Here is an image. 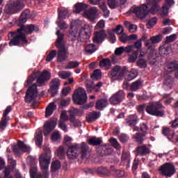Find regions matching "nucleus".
<instances>
[{
	"label": "nucleus",
	"instance_id": "nucleus-12",
	"mask_svg": "<svg viewBox=\"0 0 178 178\" xmlns=\"http://www.w3.org/2000/svg\"><path fill=\"white\" fill-rule=\"evenodd\" d=\"M24 8V4H23V2L20 1H17L13 4H8L5 7V12L6 13H16L19 12V10H22Z\"/></svg>",
	"mask_w": 178,
	"mask_h": 178
},
{
	"label": "nucleus",
	"instance_id": "nucleus-55",
	"mask_svg": "<svg viewBox=\"0 0 178 178\" xmlns=\"http://www.w3.org/2000/svg\"><path fill=\"white\" fill-rule=\"evenodd\" d=\"M156 22L157 19L155 17L152 18L147 24V29H152L156 24Z\"/></svg>",
	"mask_w": 178,
	"mask_h": 178
},
{
	"label": "nucleus",
	"instance_id": "nucleus-19",
	"mask_svg": "<svg viewBox=\"0 0 178 178\" xmlns=\"http://www.w3.org/2000/svg\"><path fill=\"white\" fill-rule=\"evenodd\" d=\"M56 126V121L50 120L44 123L43 127V133L44 136H48Z\"/></svg>",
	"mask_w": 178,
	"mask_h": 178
},
{
	"label": "nucleus",
	"instance_id": "nucleus-27",
	"mask_svg": "<svg viewBox=\"0 0 178 178\" xmlns=\"http://www.w3.org/2000/svg\"><path fill=\"white\" fill-rule=\"evenodd\" d=\"M167 67L170 72H176L175 77L178 79V61H173L168 63L167 65Z\"/></svg>",
	"mask_w": 178,
	"mask_h": 178
},
{
	"label": "nucleus",
	"instance_id": "nucleus-58",
	"mask_svg": "<svg viewBox=\"0 0 178 178\" xmlns=\"http://www.w3.org/2000/svg\"><path fill=\"white\" fill-rule=\"evenodd\" d=\"M10 111H12V106H8L4 111V113H3V117L4 119H7L9 120V117H8V115H9Z\"/></svg>",
	"mask_w": 178,
	"mask_h": 178
},
{
	"label": "nucleus",
	"instance_id": "nucleus-6",
	"mask_svg": "<svg viewBox=\"0 0 178 178\" xmlns=\"http://www.w3.org/2000/svg\"><path fill=\"white\" fill-rule=\"evenodd\" d=\"M38 76L37 79V83L38 86H42L45 83V81L49 80L51 79V73L47 70L43 71L40 74L39 72H33L27 79L26 83L28 86H30L34 80H35L36 77Z\"/></svg>",
	"mask_w": 178,
	"mask_h": 178
},
{
	"label": "nucleus",
	"instance_id": "nucleus-25",
	"mask_svg": "<svg viewBox=\"0 0 178 178\" xmlns=\"http://www.w3.org/2000/svg\"><path fill=\"white\" fill-rule=\"evenodd\" d=\"M127 0H108V3L111 9H115L119 8L121 5H124Z\"/></svg>",
	"mask_w": 178,
	"mask_h": 178
},
{
	"label": "nucleus",
	"instance_id": "nucleus-15",
	"mask_svg": "<svg viewBox=\"0 0 178 178\" xmlns=\"http://www.w3.org/2000/svg\"><path fill=\"white\" fill-rule=\"evenodd\" d=\"M67 120H70V117L67 115V111H63L60 116L59 127L65 133L67 131V125L65 122Z\"/></svg>",
	"mask_w": 178,
	"mask_h": 178
},
{
	"label": "nucleus",
	"instance_id": "nucleus-56",
	"mask_svg": "<svg viewBox=\"0 0 178 178\" xmlns=\"http://www.w3.org/2000/svg\"><path fill=\"white\" fill-rule=\"evenodd\" d=\"M51 138L52 141H58V140H60V134L55 131L51 134Z\"/></svg>",
	"mask_w": 178,
	"mask_h": 178
},
{
	"label": "nucleus",
	"instance_id": "nucleus-54",
	"mask_svg": "<svg viewBox=\"0 0 178 178\" xmlns=\"http://www.w3.org/2000/svg\"><path fill=\"white\" fill-rule=\"evenodd\" d=\"M55 56H56V51L53 50L50 51V53L48 54V56L46 58L47 62H51V60H52V59H54Z\"/></svg>",
	"mask_w": 178,
	"mask_h": 178
},
{
	"label": "nucleus",
	"instance_id": "nucleus-8",
	"mask_svg": "<svg viewBox=\"0 0 178 178\" xmlns=\"http://www.w3.org/2000/svg\"><path fill=\"white\" fill-rule=\"evenodd\" d=\"M72 99L75 104L77 105H83L87 102V93L83 88H79L76 89L73 95Z\"/></svg>",
	"mask_w": 178,
	"mask_h": 178
},
{
	"label": "nucleus",
	"instance_id": "nucleus-63",
	"mask_svg": "<svg viewBox=\"0 0 178 178\" xmlns=\"http://www.w3.org/2000/svg\"><path fill=\"white\" fill-rule=\"evenodd\" d=\"M57 24L61 30H65V29H67V24L62 22V20H58V22H57Z\"/></svg>",
	"mask_w": 178,
	"mask_h": 178
},
{
	"label": "nucleus",
	"instance_id": "nucleus-28",
	"mask_svg": "<svg viewBox=\"0 0 178 178\" xmlns=\"http://www.w3.org/2000/svg\"><path fill=\"white\" fill-rule=\"evenodd\" d=\"M136 152L138 155H141V156H144L145 155H148L151 151L149 150V148H148L145 145L139 146L136 149Z\"/></svg>",
	"mask_w": 178,
	"mask_h": 178
},
{
	"label": "nucleus",
	"instance_id": "nucleus-2",
	"mask_svg": "<svg viewBox=\"0 0 178 178\" xmlns=\"http://www.w3.org/2000/svg\"><path fill=\"white\" fill-rule=\"evenodd\" d=\"M147 4H142L140 6H133L131 12L134 13L139 19H144L149 13L156 15L159 10L158 0H146Z\"/></svg>",
	"mask_w": 178,
	"mask_h": 178
},
{
	"label": "nucleus",
	"instance_id": "nucleus-45",
	"mask_svg": "<svg viewBox=\"0 0 178 178\" xmlns=\"http://www.w3.org/2000/svg\"><path fill=\"white\" fill-rule=\"evenodd\" d=\"M140 87H141V81L140 80H138L131 83L130 86V90L131 91H137V90H138Z\"/></svg>",
	"mask_w": 178,
	"mask_h": 178
},
{
	"label": "nucleus",
	"instance_id": "nucleus-50",
	"mask_svg": "<svg viewBox=\"0 0 178 178\" xmlns=\"http://www.w3.org/2000/svg\"><path fill=\"white\" fill-rule=\"evenodd\" d=\"M170 51H172V49H170V47H168L167 49L161 47L159 49V54L161 56L163 55H168V54H170Z\"/></svg>",
	"mask_w": 178,
	"mask_h": 178
},
{
	"label": "nucleus",
	"instance_id": "nucleus-30",
	"mask_svg": "<svg viewBox=\"0 0 178 178\" xmlns=\"http://www.w3.org/2000/svg\"><path fill=\"white\" fill-rule=\"evenodd\" d=\"M35 141L36 145H41L42 144V130L41 129H38L36 131V133L35 134Z\"/></svg>",
	"mask_w": 178,
	"mask_h": 178
},
{
	"label": "nucleus",
	"instance_id": "nucleus-38",
	"mask_svg": "<svg viewBox=\"0 0 178 178\" xmlns=\"http://www.w3.org/2000/svg\"><path fill=\"white\" fill-rule=\"evenodd\" d=\"M100 67H106V69H111L112 64L109 58H104L99 63Z\"/></svg>",
	"mask_w": 178,
	"mask_h": 178
},
{
	"label": "nucleus",
	"instance_id": "nucleus-61",
	"mask_svg": "<svg viewBox=\"0 0 178 178\" xmlns=\"http://www.w3.org/2000/svg\"><path fill=\"white\" fill-rule=\"evenodd\" d=\"M122 161L126 163H129L130 162V154L128 153H123L122 155Z\"/></svg>",
	"mask_w": 178,
	"mask_h": 178
},
{
	"label": "nucleus",
	"instance_id": "nucleus-5",
	"mask_svg": "<svg viewBox=\"0 0 178 178\" xmlns=\"http://www.w3.org/2000/svg\"><path fill=\"white\" fill-rule=\"evenodd\" d=\"M56 34V35H58L56 43L57 48H58V61L64 62V60H66V59H67V50L66 49L65 44L62 43L64 35L63 34L60 33V31H57Z\"/></svg>",
	"mask_w": 178,
	"mask_h": 178
},
{
	"label": "nucleus",
	"instance_id": "nucleus-11",
	"mask_svg": "<svg viewBox=\"0 0 178 178\" xmlns=\"http://www.w3.org/2000/svg\"><path fill=\"white\" fill-rule=\"evenodd\" d=\"M160 173H161L163 176L170 177L171 176H173L175 173H176V168H175V165H173V164L166 163L160 168Z\"/></svg>",
	"mask_w": 178,
	"mask_h": 178
},
{
	"label": "nucleus",
	"instance_id": "nucleus-35",
	"mask_svg": "<svg viewBox=\"0 0 178 178\" xmlns=\"http://www.w3.org/2000/svg\"><path fill=\"white\" fill-rule=\"evenodd\" d=\"M30 16V10H26L19 17V23L23 24L26 23L27 22V19H29Z\"/></svg>",
	"mask_w": 178,
	"mask_h": 178
},
{
	"label": "nucleus",
	"instance_id": "nucleus-33",
	"mask_svg": "<svg viewBox=\"0 0 178 178\" xmlns=\"http://www.w3.org/2000/svg\"><path fill=\"white\" fill-rule=\"evenodd\" d=\"M88 154H90V152L88 151V145L85 143H82L81 146V158H87V155H88Z\"/></svg>",
	"mask_w": 178,
	"mask_h": 178
},
{
	"label": "nucleus",
	"instance_id": "nucleus-47",
	"mask_svg": "<svg viewBox=\"0 0 178 178\" xmlns=\"http://www.w3.org/2000/svg\"><path fill=\"white\" fill-rule=\"evenodd\" d=\"M85 51L88 54H92V52H95L97 51V47L92 44H88L85 47Z\"/></svg>",
	"mask_w": 178,
	"mask_h": 178
},
{
	"label": "nucleus",
	"instance_id": "nucleus-52",
	"mask_svg": "<svg viewBox=\"0 0 178 178\" xmlns=\"http://www.w3.org/2000/svg\"><path fill=\"white\" fill-rule=\"evenodd\" d=\"M110 143L114 148H116V149H120V145L118 143V140L112 138L110 139Z\"/></svg>",
	"mask_w": 178,
	"mask_h": 178
},
{
	"label": "nucleus",
	"instance_id": "nucleus-4",
	"mask_svg": "<svg viewBox=\"0 0 178 178\" xmlns=\"http://www.w3.org/2000/svg\"><path fill=\"white\" fill-rule=\"evenodd\" d=\"M92 33V26H90L89 24H86L79 33L76 30H74L73 31H70L68 36L70 40H76V37H79L80 38H83V40H88Z\"/></svg>",
	"mask_w": 178,
	"mask_h": 178
},
{
	"label": "nucleus",
	"instance_id": "nucleus-34",
	"mask_svg": "<svg viewBox=\"0 0 178 178\" xmlns=\"http://www.w3.org/2000/svg\"><path fill=\"white\" fill-rule=\"evenodd\" d=\"M107 105H108V100L103 99L98 100L96 102L95 108L96 109L101 111L104 109V108L106 107Z\"/></svg>",
	"mask_w": 178,
	"mask_h": 178
},
{
	"label": "nucleus",
	"instance_id": "nucleus-60",
	"mask_svg": "<svg viewBox=\"0 0 178 178\" xmlns=\"http://www.w3.org/2000/svg\"><path fill=\"white\" fill-rule=\"evenodd\" d=\"M137 65L138 66H139V67L141 68H145L147 67V61L145 60L143 58H140L138 61H137Z\"/></svg>",
	"mask_w": 178,
	"mask_h": 178
},
{
	"label": "nucleus",
	"instance_id": "nucleus-53",
	"mask_svg": "<svg viewBox=\"0 0 178 178\" xmlns=\"http://www.w3.org/2000/svg\"><path fill=\"white\" fill-rule=\"evenodd\" d=\"M92 79L94 80H99L101 79V70H95L92 75Z\"/></svg>",
	"mask_w": 178,
	"mask_h": 178
},
{
	"label": "nucleus",
	"instance_id": "nucleus-3",
	"mask_svg": "<svg viewBox=\"0 0 178 178\" xmlns=\"http://www.w3.org/2000/svg\"><path fill=\"white\" fill-rule=\"evenodd\" d=\"M39 163L43 175L37 174V168H33L30 170L31 178H48L49 176L48 169L51 163V149L49 148H47L44 153L40 155Z\"/></svg>",
	"mask_w": 178,
	"mask_h": 178
},
{
	"label": "nucleus",
	"instance_id": "nucleus-42",
	"mask_svg": "<svg viewBox=\"0 0 178 178\" xmlns=\"http://www.w3.org/2000/svg\"><path fill=\"white\" fill-rule=\"evenodd\" d=\"M144 137H145V134H141V132L136 134L134 138L136 141V143H138V144H143V142L144 141Z\"/></svg>",
	"mask_w": 178,
	"mask_h": 178
},
{
	"label": "nucleus",
	"instance_id": "nucleus-62",
	"mask_svg": "<svg viewBox=\"0 0 178 178\" xmlns=\"http://www.w3.org/2000/svg\"><path fill=\"white\" fill-rule=\"evenodd\" d=\"M120 40L121 42L126 44V42H129V35H127L126 33H122L120 37Z\"/></svg>",
	"mask_w": 178,
	"mask_h": 178
},
{
	"label": "nucleus",
	"instance_id": "nucleus-57",
	"mask_svg": "<svg viewBox=\"0 0 178 178\" xmlns=\"http://www.w3.org/2000/svg\"><path fill=\"white\" fill-rule=\"evenodd\" d=\"M163 99H164V104L165 105H169L173 101V98L170 97L169 95H164Z\"/></svg>",
	"mask_w": 178,
	"mask_h": 178
},
{
	"label": "nucleus",
	"instance_id": "nucleus-64",
	"mask_svg": "<svg viewBox=\"0 0 178 178\" xmlns=\"http://www.w3.org/2000/svg\"><path fill=\"white\" fill-rule=\"evenodd\" d=\"M113 31L116 33V34H122L124 31L123 26L122 25H118L115 29H113Z\"/></svg>",
	"mask_w": 178,
	"mask_h": 178
},
{
	"label": "nucleus",
	"instance_id": "nucleus-36",
	"mask_svg": "<svg viewBox=\"0 0 178 178\" xmlns=\"http://www.w3.org/2000/svg\"><path fill=\"white\" fill-rule=\"evenodd\" d=\"M124 24L125 27H127V29H128V30L130 33H136V31H137V26L130 23L129 22L125 21L124 22Z\"/></svg>",
	"mask_w": 178,
	"mask_h": 178
},
{
	"label": "nucleus",
	"instance_id": "nucleus-10",
	"mask_svg": "<svg viewBox=\"0 0 178 178\" xmlns=\"http://www.w3.org/2000/svg\"><path fill=\"white\" fill-rule=\"evenodd\" d=\"M38 97V91H37V85L33 84L32 86L29 88L26 91L25 101L26 102H34Z\"/></svg>",
	"mask_w": 178,
	"mask_h": 178
},
{
	"label": "nucleus",
	"instance_id": "nucleus-7",
	"mask_svg": "<svg viewBox=\"0 0 178 178\" xmlns=\"http://www.w3.org/2000/svg\"><path fill=\"white\" fill-rule=\"evenodd\" d=\"M146 112L153 116H163L165 115L163 106L161 102H155L150 104L146 107Z\"/></svg>",
	"mask_w": 178,
	"mask_h": 178
},
{
	"label": "nucleus",
	"instance_id": "nucleus-51",
	"mask_svg": "<svg viewBox=\"0 0 178 178\" xmlns=\"http://www.w3.org/2000/svg\"><path fill=\"white\" fill-rule=\"evenodd\" d=\"M58 169H60V162L59 161H54L51 163V170L55 172L56 170H58Z\"/></svg>",
	"mask_w": 178,
	"mask_h": 178
},
{
	"label": "nucleus",
	"instance_id": "nucleus-9",
	"mask_svg": "<svg viewBox=\"0 0 178 178\" xmlns=\"http://www.w3.org/2000/svg\"><path fill=\"white\" fill-rule=\"evenodd\" d=\"M124 74V70L120 66L116 65L112 68L111 71L108 73V76L111 81H116V80H122Z\"/></svg>",
	"mask_w": 178,
	"mask_h": 178
},
{
	"label": "nucleus",
	"instance_id": "nucleus-40",
	"mask_svg": "<svg viewBox=\"0 0 178 178\" xmlns=\"http://www.w3.org/2000/svg\"><path fill=\"white\" fill-rule=\"evenodd\" d=\"M102 143V138L93 137L88 140L90 145H99Z\"/></svg>",
	"mask_w": 178,
	"mask_h": 178
},
{
	"label": "nucleus",
	"instance_id": "nucleus-49",
	"mask_svg": "<svg viewBox=\"0 0 178 178\" xmlns=\"http://www.w3.org/2000/svg\"><path fill=\"white\" fill-rule=\"evenodd\" d=\"M58 76L60 79H67V77H70L72 76V73L70 72L62 71L58 72Z\"/></svg>",
	"mask_w": 178,
	"mask_h": 178
},
{
	"label": "nucleus",
	"instance_id": "nucleus-14",
	"mask_svg": "<svg viewBox=\"0 0 178 178\" xmlns=\"http://www.w3.org/2000/svg\"><path fill=\"white\" fill-rule=\"evenodd\" d=\"M101 172L105 176H111V175H113L115 177H124V176H126V172H124V170H116L113 166L111 167V172H108V170H106L105 168H104Z\"/></svg>",
	"mask_w": 178,
	"mask_h": 178
},
{
	"label": "nucleus",
	"instance_id": "nucleus-17",
	"mask_svg": "<svg viewBox=\"0 0 178 178\" xmlns=\"http://www.w3.org/2000/svg\"><path fill=\"white\" fill-rule=\"evenodd\" d=\"M123 99H124V92L120 90L110 98V102L113 105H118V104H120Z\"/></svg>",
	"mask_w": 178,
	"mask_h": 178
},
{
	"label": "nucleus",
	"instance_id": "nucleus-32",
	"mask_svg": "<svg viewBox=\"0 0 178 178\" xmlns=\"http://www.w3.org/2000/svg\"><path fill=\"white\" fill-rule=\"evenodd\" d=\"M55 109H56V104H55V102L50 103L46 108L45 118H49V116L54 113Z\"/></svg>",
	"mask_w": 178,
	"mask_h": 178
},
{
	"label": "nucleus",
	"instance_id": "nucleus-26",
	"mask_svg": "<svg viewBox=\"0 0 178 178\" xmlns=\"http://www.w3.org/2000/svg\"><path fill=\"white\" fill-rule=\"evenodd\" d=\"M68 113L70 119H74V116H81L84 113V111L79 108H71L68 111Z\"/></svg>",
	"mask_w": 178,
	"mask_h": 178
},
{
	"label": "nucleus",
	"instance_id": "nucleus-39",
	"mask_svg": "<svg viewBox=\"0 0 178 178\" xmlns=\"http://www.w3.org/2000/svg\"><path fill=\"white\" fill-rule=\"evenodd\" d=\"M137 76H138V72H137V70L136 69H132L129 72H128L127 79L129 81H131V80L136 79Z\"/></svg>",
	"mask_w": 178,
	"mask_h": 178
},
{
	"label": "nucleus",
	"instance_id": "nucleus-23",
	"mask_svg": "<svg viewBox=\"0 0 178 178\" xmlns=\"http://www.w3.org/2000/svg\"><path fill=\"white\" fill-rule=\"evenodd\" d=\"M173 3V0H165V4L162 7L161 10V16H162V17L169 15V8H170Z\"/></svg>",
	"mask_w": 178,
	"mask_h": 178
},
{
	"label": "nucleus",
	"instance_id": "nucleus-20",
	"mask_svg": "<svg viewBox=\"0 0 178 178\" xmlns=\"http://www.w3.org/2000/svg\"><path fill=\"white\" fill-rule=\"evenodd\" d=\"M133 49H134V46L133 44H129L127 47H120L116 48L115 50V54L117 56L122 55L124 52L126 54H131L133 52Z\"/></svg>",
	"mask_w": 178,
	"mask_h": 178
},
{
	"label": "nucleus",
	"instance_id": "nucleus-1",
	"mask_svg": "<svg viewBox=\"0 0 178 178\" xmlns=\"http://www.w3.org/2000/svg\"><path fill=\"white\" fill-rule=\"evenodd\" d=\"M38 30H40V29L37 26L29 24L22 26L20 29H17L16 31L10 32L8 33V38L10 40L9 42L10 47L19 45V44H22V42H27L26 35L37 33Z\"/></svg>",
	"mask_w": 178,
	"mask_h": 178
},
{
	"label": "nucleus",
	"instance_id": "nucleus-13",
	"mask_svg": "<svg viewBox=\"0 0 178 178\" xmlns=\"http://www.w3.org/2000/svg\"><path fill=\"white\" fill-rule=\"evenodd\" d=\"M11 147L16 155H20L22 152H29L30 151V147L20 140L17 141V145H13Z\"/></svg>",
	"mask_w": 178,
	"mask_h": 178
},
{
	"label": "nucleus",
	"instance_id": "nucleus-41",
	"mask_svg": "<svg viewBox=\"0 0 178 178\" xmlns=\"http://www.w3.org/2000/svg\"><path fill=\"white\" fill-rule=\"evenodd\" d=\"M99 8L101 9V10H102L104 15V17H109V10H108V8H106V3H102L99 5Z\"/></svg>",
	"mask_w": 178,
	"mask_h": 178
},
{
	"label": "nucleus",
	"instance_id": "nucleus-22",
	"mask_svg": "<svg viewBox=\"0 0 178 178\" xmlns=\"http://www.w3.org/2000/svg\"><path fill=\"white\" fill-rule=\"evenodd\" d=\"M105 37H106V33L105 32V31H100L99 32H96L93 38V42L95 44H101V42L104 41Z\"/></svg>",
	"mask_w": 178,
	"mask_h": 178
},
{
	"label": "nucleus",
	"instance_id": "nucleus-21",
	"mask_svg": "<svg viewBox=\"0 0 178 178\" xmlns=\"http://www.w3.org/2000/svg\"><path fill=\"white\" fill-rule=\"evenodd\" d=\"M79 155V147L77 145L71 146L68 148L67 156L70 159H76Z\"/></svg>",
	"mask_w": 178,
	"mask_h": 178
},
{
	"label": "nucleus",
	"instance_id": "nucleus-18",
	"mask_svg": "<svg viewBox=\"0 0 178 178\" xmlns=\"http://www.w3.org/2000/svg\"><path fill=\"white\" fill-rule=\"evenodd\" d=\"M162 35L151 37L150 41L152 42L149 40H146L145 42V47H147L148 49H153L154 46H152V44H158V42H161V41H162Z\"/></svg>",
	"mask_w": 178,
	"mask_h": 178
},
{
	"label": "nucleus",
	"instance_id": "nucleus-29",
	"mask_svg": "<svg viewBox=\"0 0 178 178\" xmlns=\"http://www.w3.org/2000/svg\"><path fill=\"white\" fill-rule=\"evenodd\" d=\"M99 113L97 111H92L89 113L86 116V120L88 123H92V122H95V120L99 118Z\"/></svg>",
	"mask_w": 178,
	"mask_h": 178
},
{
	"label": "nucleus",
	"instance_id": "nucleus-37",
	"mask_svg": "<svg viewBox=\"0 0 178 178\" xmlns=\"http://www.w3.org/2000/svg\"><path fill=\"white\" fill-rule=\"evenodd\" d=\"M137 120L136 115H129L127 119V123L129 126H136L137 124Z\"/></svg>",
	"mask_w": 178,
	"mask_h": 178
},
{
	"label": "nucleus",
	"instance_id": "nucleus-44",
	"mask_svg": "<svg viewBox=\"0 0 178 178\" xmlns=\"http://www.w3.org/2000/svg\"><path fill=\"white\" fill-rule=\"evenodd\" d=\"M87 9V5L83 4L81 3H79L76 5H75V13H80V12H82V10H86Z\"/></svg>",
	"mask_w": 178,
	"mask_h": 178
},
{
	"label": "nucleus",
	"instance_id": "nucleus-59",
	"mask_svg": "<svg viewBox=\"0 0 178 178\" xmlns=\"http://www.w3.org/2000/svg\"><path fill=\"white\" fill-rule=\"evenodd\" d=\"M147 131H148V126L145 124V123L140 124V133L142 134H147Z\"/></svg>",
	"mask_w": 178,
	"mask_h": 178
},
{
	"label": "nucleus",
	"instance_id": "nucleus-31",
	"mask_svg": "<svg viewBox=\"0 0 178 178\" xmlns=\"http://www.w3.org/2000/svg\"><path fill=\"white\" fill-rule=\"evenodd\" d=\"M137 58H138V51H134V49L131 53H128V62L129 63H134L137 60Z\"/></svg>",
	"mask_w": 178,
	"mask_h": 178
},
{
	"label": "nucleus",
	"instance_id": "nucleus-48",
	"mask_svg": "<svg viewBox=\"0 0 178 178\" xmlns=\"http://www.w3.org/2000/svg\"><path fill=\"white\" fill-rule=\"evenodd\" d=\"M80 63L78 61H70L68 65L65 67V69H74V67H78Z\"/></svg>",
	"mask_w": 178,
	"mask_h": 178
},
{
	"label": "nucleus",
	"instance_id": "nucleus-16",
	"mask_svg": "<svg viewBox=\"0 0 178 178\" xmlns=\"http://www.w3.org/2000/svg\"><path fill=\"white\" fill-rule=\"evenodd\" d=\"M60 86V81L59 79H54L50 83V88L49 89V92L51 94V97H55L59 90V86Z\"/></svg>",
	"mask_w": 178,
	"mask_h": 178
},
{
	"label": "nucleus",
	"instance_id": "nucleus-43",
	"mask_svg": "<svg viewBox=\"0 0 178 178\" xmlns=\"http://www.w3.org/2000/svg\"><path fill=\"white\" fill-rule=\"evenodd\" d=\"M69 17V13L65 9L58 10V20L66 19V17Z\"/></svg>",
	"mask_w": 178,
	"mask_h": 178
},
{
	"label": "nucleus",
	"instance_id": "nucleus-24",
	"mask_svg": "<svg viewBox=\"0 0 178 178\" xmlns=\"http://www.w3.org/2000/svg\"><path fill=\"white\" fill-rule=\"evenodd\" d=\"M97 12V9L95 8H92L90 10L84 11L83 17L90 21L95 20Z\"/></svg>",
	"mask_w": 178,
	"mask_h": 178
},
{
	"label": "nucleus",
	"instance_id": "nucleus-46",
	"mask_svg": "<svg viewBox=\"0 0 178 178\" xmlns=\"http://www.w3.org/2000/svg\"><path fill=\"white\" fill-rule=\"evenodd\" d=\"M9 120L6 118H1V120L0 121V131H3L5 129H6V125L8 124V122Z\"/></svg>",
	"mask_w": 178,
	"mask_h": 178
}]
</instances>
